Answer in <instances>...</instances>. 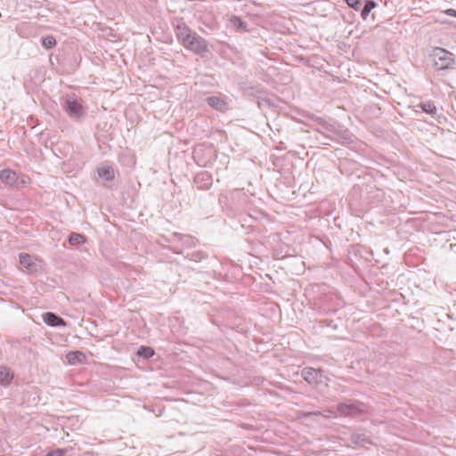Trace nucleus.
Wrapping results in <instances>:
<instances>
[{"mask_svg": "<svg viewBox=\"0 0 456 456\" xmlns=\"http://www.w3.org/2000/svg\"><path fill=\"white\" fill-rule=\"evenodd\" d=\"M99 177L105 181H112L115 177V172L111 166L103 165L97 169Z\"/></svg>", "mask_w": 456, "mask_h": 456, "instance_id": "14", "label": "nucleus"}, {"mask_svg": "<svg viewBox=\"0 0 456 456\" xmlns=\"http://www.w3.org/2000/svg\"><path fill=\"white\" fill-rule=\"evenodd\" d=\"M20 258V264L21 266L30 269L32 265V258L28 254L21 253L19 256Z\"/></svg>", "mask_w": 456, "mask_h": 456, "instance_id": "23", "label": "nucleus"}, {"mask_svg": "<svg viewBox=\"0 0 456 456\" xmlns=\"http://www.w3.org/2000/svg\"><path fill=\"white\" fill-rule=\"evenodd\" d=\"M61 106L68 116L75 121H79L85 117L84 108L75 94H67L63 98Z\"/></svg>", "mask_w": 456, "mask_h": 456, "instance_id": "2", "label": "nucleus"}, {"mask_svg": "<svg viewBox=\"0 0 456 456\" xmlns=\"http://www.w3.org/2000/svg\"><path fill=\"white\" fill-rule=\"evenodd\" d=\"M377 6V4L373 0H364V4L362 7H360L361 16L363 20H366L369 16L371 10H373Z\"/></svg>", "mask_w": 456, "mask_h": 456, "instance_id": "18", "label": "nucleus"}, {"mask_svg": "<svg viewBox=\"0 0 456 456\" xmlns=\"http://www.w3.org/2000/svg\"><path fill=\"white\" fill-rule=\"evenodd\" d=\"M0 180L8 186H14L18 182V175L11 169H4L0 172Z\"/></svg>", "mask_w": 456, "mask_h": 456, "instance_id": "13", "label": "nucleus"}, {"mask_svg": "<svg viewBox=\"0 0 456 456\" xmlns=\"http://www.w3.org/2000/svg\"><path fill=\"white\" fill-rule=\"evenodd\" d=\"M184 47L199 54L208 52L207 41L197 33L191 36V39L184 45Z\"/></svg>", "mask_w": 456, "mask_h": 456, "instance_id": "4", "label": "nucleus"}, {"mask_svg": "<svg viewBox=\"0 0 456 456\" xmlns=\"http://www.w3.org/2000/svg\"><path fill=\"white\" fill-rule=\"evenodd\" d=\"M41 41L45 49H52L56 45V39L53 36L44 37Z\"/></svg>", "mask_w": 456, "mask_h": 456, "instance_id": "24", "label": "nucleus"}, {"mask_svg": "<svg viewBox=\"0 0 456 456\" xmlns=\"http://www.w3.org/2000/svg\"><path fill=\"white\" fill-rule=\"evenodd\" d=\"M67 361L69 364L83 363L86 360V355L81 351H71L66 354Z\"/></svg>", "mask_w": 456, "mask_h": 456, "instance_id": "16", "label": "nucleus"}, {"mask_svg": "<svg viewBox=\"0 0 456 456\" xmlns=\"http://www.w3.org/2000/svg\"><path fill=\"white\" fill-rule=\"evenodd\" d=\"M244 90L248 94L250 95H256L263 94L265 92L264 87L259 84L254 86H248L244 88Z\"/></svg>", "mask_w": 456, "mask_h": 456, "instance_id": "22", "label": "nucleus"}, {"mask_svg": "<svg viewBox=\"0 0 456 456\" xmlns=\"http://www.w3.org/2000/svg\"><path fill=\"white\" fill-rule=\"evenodd\" d=\"M232 22L236 28L245 30V31L248 30L247 29V25H248L247 22L242 20L240 18L234 17Z\"/></svg>", "mask_w": 456, "mask_h": 456, "instance_id": "26", "label": "nucleus"}, {"mask_svg": "<svg viewBox=\"0 0 456 456\" xmlns=\"http://www.w3.org/2000/svg\"><path fill=\"white\" fill-rule=\"evenodd\" d=\"M327 138L342 144H350L354 142L353 134L347 129H342L338 124H337L335 131L331 134H328Z\"/></svg>", "mask_w": 456, "mask_h": 456, "instance_id": "5", "label": "nucleus"}, {"mask_svg": "<svg viewBox=\"0 0 456 456\" xmlns=\"http://www.w3.org/2000/svg\"><path fill=\"white\" fill-rule=\"evenodd\" d=\"M205 102L216 110L225 112L229 109L226 96L218 94L211 95L205 99Z\"/></svg>", "mask_w": 456, "mask_h": 456, "instance_id": "7", "label": "nucleus"}, {"mask_svg": "<svg viewBox=\"0 0 456 456\" xmlns=\"http://www.w3.org/2000/svg\"><path fill=\"white\" fill-rule=\"evenodd\" d=\"M13 379V374L11 372L10 369L1 365L0 366V386L6 387L8 386L12 380Z\"/></svg>", "mask_w": 456, "mask_h": 456, "instance_id": "17", "label": "nucleus"}, {"mask_svg": "<svg viewBox=\"0 0 456 456\" xmlns=\"http://www.w3.org/2000/svg\"><path fill=\"white\" fill-rule=\"evenodd\" d=\"M303 379L310 385L318 386L323 382L325 376L322 371L312 367H306L302 370Z\"/></svg>", "mask_w": 456, "mask_h": 456, "instance_id": "6", "label": "nucleus"}, {"mask_svg": "<svg viewBox=\"0 0 456 456\" xmlns=\"http://www.w3.org/2000/svg\"><path fill=\"white\" fill-rule=\"evenodd\" d=\"M175 33L178 40L181 41L183 45L191 39V36L195 34L184 22H181L176 26Z\"/></svg>", "mask_w": 456, "mask_h": 456, "instance_id": "10", "label": "nucleus"}, {"mask_svg": "<svg viewBox=\"0 0 456 456\" xmlns=\"http://www.w3.org/2000/svg\"><path fill=\"white\" fill-rule=\"evenodd\" d=\"M172 237H173V239L168 240V241L176 240L187 248H194L199 243L198 239H196L193 236L188 235V234L174 232L172 234Z\"/></svg>", "mask_w": 456, "mask_h": 456, "instance_id": "11", "label": "nucleus"}, {"mask_svg": "<svg viewBox=\"0 0 456 456\" xmlns=\"http://www.w3.org/2000/svg\"><path fill=\"white\" fill-rule=\"evenodd\" d=\"M155 354V351L152 347L147 346H141L137 350V355L143 359H149Z\"/></svg>", "mask_w": 456, "mask_h": 456, "instance_id": "21", "label": "nucleus"}, {"mask_svg": "<svg viewBox=\"0 0 456 456\" xmlns=\"http://www.w3.org/2000/svg\"><path fill=\"white\" fill-rule=\"evenodd\" d=\"M68 241L71 246H79L86 242V237L80 233L71 232L68 237Z\"/></svg>", "mask_w": 456, "mask_h": 456, "instance_id": "19", "label": "nucleus"}, {"mask_svg": "<svg viewBox=\"0 0 456 456\" xmlns=\"http://www.w3.org/2000/svg\"><path fill=\"white\" fill-rule=\"evenodd\" d=\"M447 13H449V14H454V15L456 16V11H455V10H453V9H449V10L447 11Z\"/></svg>", "mask_w": 456, "mask_h": 456, "instance_id": "29", "label": "nucleus"}, {"mask_svg": "<svg viewBox=\"0 0 456 456\" xmlns=\"http://www.w3.org/2000/svg\"><path fill=\"white\" fill-rule=\"evenodd\" d=\"M321 322H325L326 326L330 325V323H328L327 321H322Z\"/></svg>", "mask_w": 456, "mask_h": 456, "instance_id": "30", "label": "nucleus"}, {"mask_svg": "<svg viewBox=\"0 0 456 456\" xmlns=\"http://www.w3.org/2000/svg\"><path fill=\"white\" fill-rule=\"evenodd\" d=\"M431 57L433 64L437 70H444L453 68V54L444 48H436Z\"/></svg>", "mask_w": 456, "mask_h": 456, "instance_id": "3", "label": "nucleus"}, {"mask_svg": "<svg viewBox=\"0 0 456 456\" xmlns=\"http://www.w3.org/2000/svg\"><path fill=\"white\" fill-rule=\"evenodd\" d=\"M346 3L354 10L359 11L362 6L361 0H345Z\"/></svg>", "mask_w": 456, "mask_h": 456, "instance_id": "28", "label": "nucleus"}, {"mask_svg": "<svg viewBox=\"0 0 456 456\" xmlns=\"http://www.w3.org/2000/svg\"><path fill=\"white\" fill-rule=\"evenodd\" d=\"M212 183V175L208 171L200 172L194 177V183L199 190H208Z\"/></svg>", "mask_w": 456, "mask_h": 456, "instance_id": "8", "label": "nucleus"}, {"mask_svg": "<svg viewBox=\"0 0 456 456\" xmlns=\"http://www.w3.org/2000/svg\"><path fill=\"white\" fill-rule=\"evenodd\" d=\"M419 107L422 110V111L435 117L437 112V109L435 106L433 102H425L419 104Z\"/></svg>", "mask_w": 456, "mask_h": 456, "instance_id": "20", "label": "nucleus"}, {"mask_svg": "<svg viewBox=\"0 0 456 456\" xmlns=\"http://www.w3.org/2000/svg\"><path fill=\"white\" fill-rule=\"evenodd\" d=\"M337 411L341 417L357 418L368 413V406L364 403L349 400L338 403Z\"/></svg>", "mask_w": 456, "mask_h": 456, "instance_id": "1", "label": "nucleus"}, {"mask_svg": "<svg viewBox=\"0 0 456 456\" xmlns=\"http://www.w3.org/2000/svg\"><path fill=\"white\" fill-rule=\"evenodd\" d=\"M175 252L176 254H180V253H182L181 251H178V250H176V249H175Z\"/></svg>", "mask_w": 456, "mask_h": 456, "instance_id": "31", "label": "nucleus"}, {"mask_svg": "<svg viewBox=\"0 0 456 456\" xmlns=\"http://www.w3.org/2000/svg\"><path fill=\"white\" fill-rule=\"evenodd\" d=\"M316 122V131L319 132L321 134L324 135L325 137H327L328 134H331L332 132L335 131V127L337 126L336 122L330 123L322 118H317Z\"/></svg>", "mask_w": 456, "mask_h": 456, "instance_id": "12", "label": "nucleus"}, {"mask_svg": "<svg viewBox=\"0 0 456 456\" xmlns=\"http://www.w3.org/2000/svg\"><path fill=\"white\" fill-rule=\"evenodd\" d=\"M42 320L50 327H65L67 325V322L63 318L52 312L43 314Z\"/></svg>", "mask_w": 456, "mask_h": 456, "instance_id": "9", "label": "nucleus"}, {"mask_svg": "<svg viewBox=\"0 0 456 456\" xmlns=\"http://www.w3.org/2000/svg\"><path fill=\"white\" fill-rule=\"evenodd\" d=\"M187 257L195 262H200L208 257V255L202 251H194L187 255Z\"/></svg>", "mask_w": 456, "mask_h": 456, "instance_id": "25", "label": "nucleus"}, {"mask_svg": "<svg viewBox=\"0 0 456 456\" xmlns=\"http://www.w3.org/2000/svg\"><path fill=\"white\" fill-rule=\"evenodd\" d=\"M304 417H310V416H322L326 419H336L338 417V413L336 411L329 409L324 411H304L301 413Z\"/></svg>", "mask_w": 456, "mask_h": 456, "instance_id": "15", "label": "nucleus"}, {"mask_svg": "<svg viewBox=\"0 0 456 456\" xmlns=\"http://www.w3.org/2000/svg\"><path fill=\"white\" fill-rule=\"evenodd\" d=\"M68 452L67 449L57 448L48 452L44 456H64Z\"/></svg>", "mask_w": 456, "mask_h": 456, "instance_id": "27", "label": "nucleus"}]
</instances>
